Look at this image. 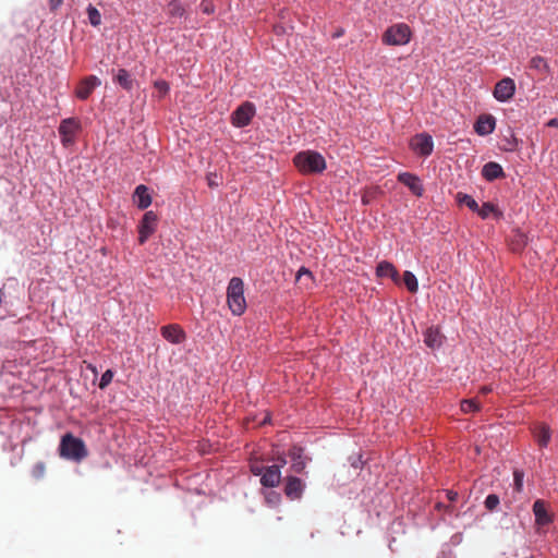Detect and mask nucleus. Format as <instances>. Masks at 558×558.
I'll list each match as a JSON object with an SVG mask.
<instances>
[{
    "label": "nucleus",
    "instance_id": "a878e982",
    "mask_svg": "<svg viewBox=\"0 0 558 558\" xmlns=\"http://www.w3.org/2000/svg\"><path fill=\"white\" fill-rule=\"evenodd\" d=\"M184 13H185V10L179 1L173 0L168 4L169 16L178 19V17H182L184 15Z\"/></svg>",
    "mask_w": 558,
    "mask_h": 558
},
{
    "label": "nucleus",
    "instance_id": "f3484780",
    "mask_svg": "<svg viewBox=\"0 0 558 558\" xmlns=\"http://www.w3.org/2000/svg\"><path fill=\"white\" fill-rule=\"evenodd\" d=\"M134 203L140 209H146L151 204V197L148 192L147 186L141 184L135 189L134 192Z\"/></svg>",
    "mask_w": 558,
    "mask_h": 558
},
{
    "label": "nucleus",
    "instance_id": "37998d69",
    "mask_svg": "<svg viewBox=\"0 0 558 558\" xmlns=\"http://www.w3.org/2000/svg\"><path fill=\"white\" fill-rule=\"evenodd\" d=\"M276 464H278V465H279V469H280L281 466L286 465V464H287V460H286V458H284V457H279V458L277 459V463H276Z\"/></svg>",
    "mask_w": 558,
    "mask_h": 558
},
{
    "label": "nucleus",
    "instance_id": "473e14b6",
    "mask_svg": "<svg viewBox=\"0 0 558 558\" xmlns=\"http://www.w3.org/2000/svg\"><path fill=\"white\" fill-rule=\"evenodd\" d=\"M494 210V206L489 203H485L481 208L478 207V210H476L478 213V215L482 217V218H487L489 216L490 213H493Z\"/></svg>",
    "mask_w": 558,
    "mask_h": 558
},
{
    "label": "nucleus",
    "instance_id": "dca6fc26",
    "mask_svg": "<svg viewBox=\"0 0 558 558\" xmlns=\"http://www.w3.org/2000/svg\"><path fill=\"white\" fill-rule=\"evenodd\" d=\"M289 457L291 458V470L294 473H303L306 468V461L303 458V449L299 446H293L289 450Z\"/></svg>",
    "mask_w": 558,
    "mask_h": 558
},
{
    "label": "nucleus",
    "instance_id": "aec40b11",
    "mask_svg": "<svg viewBox=\"0 0 558 558\" xmlns=\"http://www.w3.org/2000/svg\"><path fill=\"white\" fill-rule=\"evenodd\" d=\"M442 335L438 328L430 327L424 333V342L428 348L437 349L442 344Z\"/></svg>",
    "mask_w": 558,
    "mask_h": 558
},
{
    "label": "nucleus",
    "instance_id": "c756f323",
    "mask_svg": "<svg viewBox=\"0 0 558 558\" xmlns=\"http://www.w3.org/2000/svg\"><path fill=\"white\" fill-rule=\"evenodd\" d=\"M499 502V497L496 494H490L486 497L484 504L487 510L494 511L498 507Z\"/></svg>",
    "mask_w": 558,
    "mask_h": 558
},
{
    "label": "nucleus",
    "instance_id": "6ab92c4d",
    "mask_svg": "<svg viewBox=\"0 0 558 558\" xmlns=\"http://www.w3.org/2000/svg\"><path fill=\"white\" fill-rule=\"evenodd\" d=\"M376 275L381 278H391L396 283L399 282V272L397 268L387 260H383L377 265Z\"/></svg>",
    "mask_w": 558,
    "mask_h": 558
},
{
    "label": "nucleus",
    "instance_id": "ea45409f",
    "mask_svg": "<svg viewBox=\"0 0 558 558\" xmlns=\"http://www.w3.org/2000/svg\"><path fill=\"white\" fill-rule=\"evenodd\" d=\"M303 275H306L307 277H311V276H312V274H311V271H310V270H307L306 268L302 267V268L298 271L296 280H300V279H301V277H302Z\"/></svg>",
    "mask_w": 558,
    "mask_h": 558
},
{
    "label": "nucleus",
    "instance_id": "5701e85b",
    "mask_svg": "<svg viewBox=\"0 0 558 558\" xmlns=\"http://www.w3.org/2000/svg\"><path fill=\"white\" fill-rule=\"evenodd\" d=\"M530 68L542 73L546 74L549 72V65L546 60L541 56H535L530 61Z\"/></svg>",
    "mask_w": 558,
    "mask_h": 558
},
{
    "label": "nucleus",
    "instance_id": "a19ab883",
    "mask_svg": "<svg viewBox=\"0 0 558 558\" xmlns=\"http://www.w3.org/2000/svg\"><path fill=\"white\" fill-rule=\"evenodd\" d=\"M447 497H448V499H449V500L454 501V500H457V498H458V493L452 492V490H449V492L447 493Z\"/></svg>",
    "mask_w": 558,
    "mask_h": 558
},
{
    "label": "nucleus",
    "instance_id": "f8f14e48",
    "mask_svg": "<svg viewBox=\"0 0 558 558\" xmlns=\"http://www.w3.org/2000/svg\"><path fill=\"white\" fill-rule=\"evenodd\" d=\"M533 513L535 523L539 526L548 525L553 522V515L547 510V505L543 499H537L533 504Z\"/></svg>",
    "mask_w": 558,
    "mask_h": 558
},
{
    "label": "nucleus",
    "instance_id": "c03bdc74",
    "mask_svg": "<svg viewBox=\"0 0 558 558\" xmlns=\"http://www.w3.org/2000/svg\"><path fill=\"white\" fill-rule=\"evenodd\" d=\"M490 391H492V388H490V387L484 386V387H482V388H481V392H482L483 395H486V393H488V392H490Z\"/></svg>",
    "mask_w": 558,
    "mask_h": 558
},
{
    "label": "nucleus",
    "instance_id": "cd10ccee",
    "mask_svg": "<svg viewBox=\"0 0 558 558\" xmlns=\"http://www.w3.org/2000/svg\"><path fill=\"white\" fill-rule=\"evenodd\" d=\"M481 174H505L501 166L497 162H487L482 171Z\"/></svg>",
    "mask_w": 558,
    "mask_h": 558
},
{
    "label": "nucleus",
    "instance_id": "4c0bfd02",
    "mask_svg": "<svg viewBox=\"0 0 558 558\" xmlns=\"http://www.w3.org/2000/svg\"><path fill=\"white\" fill-rule=\"evenodd\" d=\"M155 87H157L161 93H167L169 90V86L165 81L156 82Z\"/></svg>",
    "mask_w": 558,
    "mask_h": 558
},
{
    "label": "nucleus",
    "instance_id": "a18cd8bd",
    "mask_svg": "<svg viewBox=\"0 0 558 558\" xmlns=\"http://www.w3.org/2000/svg\"><path fill=\"white\" fill-rule=\"evenodd\" d=\"M548 125L549 126H557L558 125V120L557 119L549 120Z\"/></svg>",
    "mask_w": 558,
    "mask_h": 558
},
{
    "label": "nucleus",
    "instance_id": "7ed1b4c3",
    "mask_svg": "<svg viewBox=\"0 0 558 558\" xmlns=\"http://www.w3.org/2000/svg\"><path fill=\"white\" fill-rule=\"evenodd\" d=\"M293 161L301 172L319 173L326 169L325 158L314 150H305L296 154Z\"/></svg>",
    "mask_w": 558,
    "mask_h": 558
},
{
    "label": "nucleus",
    "instance_id": "79ce46f5",
    "mask_svg": "<svg viewBox=\"0 0 558 558\" xmlns=\"http://www.w3.org/2000/svg\"><path fill=\"white\" fill-rule=\"evenodd\" d=\"M344 35V29L343 28H338L333 34H332V38H339L341 36Z\"/></svg>",
    "mask_w": 558,
    "mask_h": 558
},
{
    "label": "nucleus",
    "instance_id": "c9c22d12",
    "mask_svg": "<svg viewBox=\"0 0 558 558\" xmlns=\"http://www.w3.org/2000/svg\"><path fill=\"white\" fill-rule=\"evenodd\" d=\"M206 178L208 179L209 187H215L222 183V177H214V179H211V177H206Z\"/></svg>",
    "mask_w": 558,
    "mask_h": 558
},
{
    "label": "nucleus",
    "instance_id": "1a4fd4ad",
    "mask_svg": "<svg viewBox=\"0 0 558 558\" xmlns=\"http://www.w3.org/2000/svg\"><path fill=\"white\" fill-rule=\"evenodd\" d=\"M410 146L414 153L428 156L433 151L434 143L430 135L421 133L412 137Z\"/></svg>",
    "mask_w": 558,
    "mask_h": 558
},
{
    "label": "nucleus",
    "instance_id": "ddd939ff",
    "mask_svg": "<svg viewBox=\"0 0 558 558\" xmlns=\"http://www.w3.org/2000/svg\"><path fill=\"white\" fill-rule=\"evenodd\" d=\"M304 486L305 485L301 478L295 476H288L284 486V493L292 500L300 499L302 497Z\"/></svg>",
    "mask_w": 558,
    "mask_h": 558
},
{
    "label": "nucleus",
    "instance_id": "9d476101",
    "mask_svg": "<svg viewBox=\"0 0 558 558\" xmlns=\"http://www.w3.org/2000/svg\"><path fill=\"white\" fill-rule=\"evenodd\" d=\"M100 85L101 81L97 76H86L80 82L78 86L76 87L75 95L77 98L85 100L90 96L93 90Z\"/></svg>",
    "mask_w": 558,
    "mask_h": 558
},
{
    "label": "nucleus",
    "instance_id": "bb28decb",
    "mask_svg": "<svg viewBox=\"0 0 558 558\" xmlns=\"http://www.w3.org/2000/svg\"><path fill=\"white\" fill-rule=\"evenodd\" d=\"M87 15H88L89 23L93 26H99L100 25V23H101V14L92 4H89L88 8H87Z\"/></svg>",
    "mask_w": 558,
    "mask_h": 558
},
{
    "label": "nucleus",
    "instance_id": "423d86ee",
    "mask_svg": "<svg viewBox=\"0 0 558 558\" xmlns=\"http://www.w3.org/2000/svg\"><path fill=\"white\" fill-rule=\"evenodd\" d=\"M158 216L153 210L146 211L138 225V242L144 244L156 231Z\"/></svg>",
    "mask_w": 558,
    "mask_h": 558
},
{
    "label": "nucleus",
    "instance_id": "4be33fe9",
    "mask_svg": "<svg viewBox=\"0 0 558 558\" xmlns=\"http://www.w3.org/2000/svg\"><path fill=\"white\" fill-rule=\"evenodd\" d=\"M114 81L125 90H131L134 86V80L125 69H119L114 75Z\"/></svg>",
    "mask_w": 558,
    "mask_h": 558
},
{
    "label": "nucleus",
    "instance_id": "58836bf2",
    "mask_svg": "<svg viewBox=\"0 0 558 558\" xmlns=\"http://www.w3.org/2000/svg\"><path fill=\"white\" fill-rule=\"evenodd\" d=\"M48 2H49L50 10L56 11L61 7L63 1L62 0H48Z\"/></svg>",
    "mask_w": 558,
    "mask_h": 558
},
{
    "label": "nucleus",
    "instance_id": "a211bd4d",
    "mask_svg": "<svg viewBox=\"0 0 558 558\" xmlns=\"http://www.w3.org/2000/svg\"><path fill=\"white\" fill-rule=\"evenodd\" d=\"M533 435L537 445L541 448H546L550 441L551 430L548 425L539 424L534 427Z\"/></svg>",
    "mask_w": 558,
    "mask_h": 558
},
{
    "label": "nucleus",
    "instance_id": "c85d7f7f",
    "mask_svg": "<svg viewBox=\"0 0 558 558\" xmlns=\"http://www.w3.org/2000/svg\"><path fill=\"white\" fill-rule=\"evenodd\" d=\"M460 407L461 411L464 413L476 412L480 410V404L474 399L462 400Z\"/></svg>",
    "mask_w": 558,
    "mask_h": 558
},
{
    "label": "nucleus",
    "instance_id": "6e6552de",
    "mask_svg": "<svg viewBox=\"0 0 558 558\" xmlns=\"http://www.w3.org/2000/svg\"><path fill=\"white\" fill-rule=\"evenodd\" d=\"M515 93V83L510 77L500 80L494 88V97L501 102L510 100Z\"/></svg>",
    "mask_w": 558,
    "mask_h": 558
},
{
    "label": "nucleus",
    "instance_id": "f257e3e1",
    "mask_svg": "<svg viewBox=\"0 0 558 558\" xmlns=\"http://www.w3.org/2000/svg\"><path fill=\"white\" fill-rule=\"evenodd\" d=\"M59 453L62 458L76 462L82 461L88 456L84 441L71 433H66L62 436L59 446Z\"/></svg>",
    "mask_w": 558,
    "mask_h": 558
},
{
    "label": "nucleus",
    "instance_id": "39448f33",
    "mask_svg": "<svg viewBox=\"0 0 558 558\" xmlns=\"http://www.w3.org/2000/svg\"><path fill=\"white\" fill-rule=\"evenodd\" d=\"M81 130L80 120L76 118H68L61 121L59 126V134L62 144L70 146L74 143L77 132Z\"/></svg>",
    "mask_w": 558,
    "mask_h": 558
},
{
    "label": "nucleus",
    "instance_id": "e433bc0d",
    "mask_svg": "<svg viewBox=\"0 0 558 558\" xmlns=\"http://www.w3.org/2000/svg\"><path fill=\"white\" fill-rule=\"evenodd\" d=\"M265 469L263 465H258V464H252L251 466V471L253 474L255 475H263V473L265 472Z\"/></svg>",
    "mask_w": 558,
    "mask_h": 558
},
{
    "label": "nucleus",
    "instance_id": "2f4dec72",
    "mask_svg": "<svg viewBox=\"0 0 558 558\" xmlns=\"http://www.w3.org/2000/svg\"><path fill=\"white\" fill-rule=\"evenodd\" d=\"M112 378H113V372L111 369H107L101 375V378L99 381V388L105 389L112 381Z\"/></svg>",
    "mask_w": 558,
    "mask_h": 558
},
{
    "label": "nucleus",
    "instance_id": "393cba45",
    "mask_svg": "<svg viewBox=\"0 0 558 558\" xmlns=\"http://www.w3.org/2000/svg\"><path fill=\"white\" fill-rule=\"evenodd\" d=\"M403 282L407 287V289L411 293H416L418 290V283L416 277L409 270L404 271L403 274Z\"/></svg>",
    "mask_w": 558,
    "mask_h": 558
},
{
    "label": "nucleus",
    "instance_id": "9b49d317",
    "mask_svg": "<svg viewBox=\"0 0 558 558\" xmlns=\"http://www.w3.org/2000/svg\"><path fill=\"white\" fill-rule=\"evenodd\" d=\"M160 332H161V336L167 341H169L173 344H180L186 338L184 330L177 324H171V325L161 327Z\"/></svg>",
    "mask_w": 558,
    "mask_h": 558
},
{
    "label": "nucleus",
    "instance_id": "4468645a",
    "mask_svg": "<svg viewBox=\"0 0 558 558\" xmlns=\"http://www.w3.org/2000/svg\"><path fill=\"white\" fill-rule=\"evenodd\" d=\"M281 481V472L278 464L267 466L260 477V483L265 487H276Z\"/></svg>",
    "mask_w": 558,
    "mask_h": 558
},
{
    "label": "nucleus",
    "instance_id": "f704fd0d",
    "mask_svg": "<svg viewBox=\"0 0 558 558\" xmlns=\"http://www.w3.org/2000/svg\"><path fill=\"white\" fill-rule=\"evenodd\" d=\"M513 475H514V484H515L517 490L520 492L522 489V485H523V473L515 471Z\"/></svg>",
    "mask_w": 558,
    "mask_h": 558
},
{
    "label": "nucleus",
    "instance_id": "2eb2a0df",
    "mask_svg": "<svg viewBox=\"0 0 558 558\" xmlns=\"http://www.w3.org/2000/svg\"><path fill=\"white\" fill-rule=\"evenodd\" d=\"M496 120L490 114H482L474 124V130L478 135H488L494 132Z\"/></svg>",
    "mask_w": 558,
    "mask_h": 558
},
{
    "label": "nucleus",
    "instance_id": "0eeeda50",
    "mask_svg": "<svg viewBox=\"0 0 558 558\" xmlns=\"http://www.w3.org/2000/svg\"><path fill=\"white\" fill-rule=\"evenodd\" d=\"M255 106L245 101L241 106L236 108V110L231 116L232 124L236 128H244L251 123V120L255 116Z\"/></svg>",
    "mask_w": 558,
    "mask_h": 558
},
{
    "label": "nucleus",
    "instance_id": "7c9ffc66",
    "mask_svg": "<svg viewBox=\"0 0 558 558\" xmlns=\"http://www.w3.org/2000/svg\"><path fill=\"white\" fill-rule=\"evenodd\" d=\"M45 472H46V465L44 462H37L33 469H32V475L36 478V480H40L44 477L45 475Z\"/></svg>",
    "mask_w": 558,
    "mask_h": 558
},
{
    "label": "nucleus",
    "instance_id": "f03ea898",
    "mask_svg": "<svg viewBox=\"0 0 558 558\" xmlns=\"http://www.w3.org/2000/svg\"><path fill=\"white\" fill-rule=\"evenodd\" d=\"M227 303L231 313L241 316L246 310V301L244 298V283L239 277L230 279L227 288Z\"/></svg>",
    "mask_w": 558,
    "mask_h": 558
},
{
    "label": "nucleus",
    "instance_id": "20e7f679",
    "mask_svg": "<svg viewBox=\"0 0 558 558\" xmlns=\"http://www.w3.org/2000/svg\"><path fill=\"white\" fill-rule=\"evenodd\" d=\"M412 32L404 23L395 24L383 34V43L389 46H403L411 40Z\"/></svg>",
    "mask_w": 558,
    "mask_h": 558
},
{
    "label": "nucleus",
    "instance_id": "49530a36",
    "mask_svg": "<svg viewBox=\"0 0 558 558\" xmlns=\"http://www.w3.org/2000/svg\"><path fill=\"white\" fill-rule=\"evenodd\" d=\"M488 181H492L493 179H495L496 177H493V175H489V177H486Z\"/></svg>",
    "mask_w": 558,
    "mask_h": 558
},
{
    "label": "nucleus",
    "instance_id": "72a5a7b5",
    "mask_svg": "<svg viewBox=\"0 0 558 558\" xmlns=\"http://www.w3.org/2000/svg\"><path fill=\"white\" fill-rule=\"evenodd\" d=\"M199 8L205 14H213L215 12L214 4L207 0H203L199 4Z\"/></svg>",
    "mask_w": 558,
    "mask_h": 558
},
{
    "label": "nucleus",
    "instance_id": "b1692460",
    "mask_svg": "<svg viewBox=\"0 0 558 558\" xmlns=\"http://www.w3.org/2000/svg\"><path fill=\"white\" fill-rule=\"evenodd\" d=\"M456 198H457V202L460 205H465L472 211L478 210V204L476 203V201L472 196H470L468 194H463V193H458Z\"/></svg>",
    "mask_w": 558,
    "mask_h": 558
},
{
    "label": "nucleus",
    "instance_id": "412c9836",
    "mask_svg": "<svg viewBox=\"0 0 558 558\" xmlns=\"http://www.w3.org/2000/svg\"><path fill=\"white\" fill-rule=\"evenodd\" d=\"M398 180L408 186L414 195L422 196L424 189L420 177H398Z\"/></svg>",
    "mask_w": 558,
    "mask_h": 558
}]
</instances>
